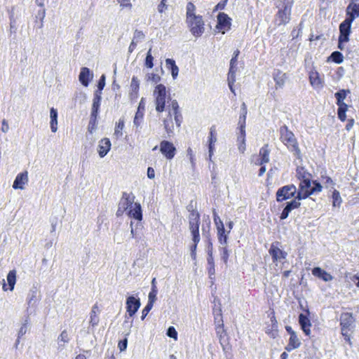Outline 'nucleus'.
Here are the masks:
<instances>
[{
    "label": "nucleus",
    "mask_w": 359,
    "mask_h": 359,
    "mask_svg": "<svg viewBox=\"0 0 359 359\" xmlns=\"http://www.w3.org/2000/svg\"><path fill=\"white\" fill-rule=\"evenodd\" d=\"M346 11L348 15L346 20L353 22V21L359 16V4L351 2L347 6Z\"/></svg>",
    "instance_id": "obj_17"
},
{
    "label": "nucleus",
    "mask_w": 359,
    "mask_h": 359,
    "mask_svg": "<svg viewBox=\"0 0 359 359\" xmlns=\"http://www.w3.org/2000/svg\"><path fill=\"white\" fill-rule=\"evenodd\" d=\"M9 130V126L6 120H3L1 130L3 133H7Z\"/></svg>",
    "instance_id": "obj_59"
},
{
    "label": "nucleus",
    "mask_w": 359,
    "mask_h": 359,
    "mask_svg": "<svg viewBox=\"0 0 359 359\" xmlns=\"http://www.w3.org/2000/svg\"><path fill=\"white\" fill-rule=\"evenodd\" d=\"M133 204V199L130 198L129 196L124 193L118 205V208L116 213L117 215H121L127 210H129Z\"/></svg>",
    "instance_id": "obj_14"
},
{
    "label": "nucleus",
    "mask_w": 359,
    "mask_h": 359,
    "mask_svg": "<svg viewBox=\"0 0 359 359\" xmlns=\"http://www.w3.org/2000/svg\"><path fill=\"white\" fill-rule=\"evenodd\" d=\"M332 206L339 208L341 203L342 198L340 196V194L338 191L334 190L332 195Z\"/></svg>",
    "instance_id": "obj_37"
},
{
    "label": "nucleus",
    "mask_w": 359,
    "mask_h": 359,
    "mask_svg": "<svg viewBox=\"0 0 359 359\" xmlns=\"http://www.w3.org/2000/svg\"><path fill=\"white\" fill-rule=\"evenodd\" d=\"M165 64L168 68H171L172 67H174L176 65L175 60L172 59H166L165 60Z\"/></svg>",
    "instance_id": "obj_60"
},
{
    "label": "nucleus",
    "mask_w": 359,
    "mask_h": 359,
    "mask_svg": "<svg viewBox=\"0 0 359 359\" xmlns=\"http://www.w3.org/2000/svg\"><path fill=\"white\" fill-rule=\"evenodd\" d=\"M93 77V74L88 67H82L81 69L79 79L83 86L87 87Z\"/></svg>",
    "instance_id": "obj_18"
},
{
    "label": "nucleus",
    "mask_w": 359,
    "mask_h": 359,
    "mask_svg": "<svg viewBox=\"0 0 359 359\" xmlns=\"http://www.w3.org/2000/svg\"><path fill=\"white\" fill-rule=\"evenodd\" d=\"M217 142V136L215 134V130L213 128H210V137H209V159L211 161L212 156L214 153L215 144Z\"/></svg>",
    "instance_id": "obj_28"
},
{
    "label": "nucleus",
    "mask_w": 359,
    "mask_h": 359,
    "mask_svg": "<svg viewBox=\"0 0 359 359\" xmlns=\"http://www.w3.org/2000/svg\"><path fill=\"white\" fill-rule=\"evenodd\" d=\"M215 273V265L208 266V274L210 278H212V276Z\"/></svg>",
    "instance_id": "obj_62"
},
{
    "label": "nucleus",
    "mask_w": 359,
    "mask_h": 359,
    "mask_svg": "<svg viewBox=\"0 0 359 359\" xmlns=\"http://www.w3.org/2000/svg\"><path fill=\"white\" fill-rule=\"evenodd\" d=\"M28 182L27 172L19 173L13 182V188L14 189H24L25 185Z\"/></svg>",
    "instance_id": "obj_16"
},
{
    "label": "nucleus",
    "mask_w": 359,
    "mask_h": 359,
    "mask_svg": "<svg viewBox=\"0 0 359 359\" xmlns=\"http://www.w3.org/2000/svg\"><path fill=\"white\" fill-rule=\"evenodd\" d=\"M167 335L170 337V338H172L174 339H177V332L176 331V330L175 329L174 327H169L168 330H167Z\"/></svg>",
    "instance_id": "obj_49"
},
{
    "label": "nucleus",
    "mask_w": 359,
    "mask_h": 359,
    "mask_svg": "<svg viewBox=\"0 0 359 359\" xmlns=\"http://www.w3.org/2000/svg\"><path fill=\"white\" fill-rule=\"evenodd\" d=\"M152 308H153V305L147 303L146 306L142 310V317H141L142 320H144L145 318V317L147 316V314L151 310Z\"/></svg>",
    "instance_id": "obj_50"
},
{
    "label": "nucleus",
    "mask_w": 359,
    "mask_h": 359,
    "mask_svg": "<svg viewBox=\"0 0 359 359\" xmlns=\"http://www.w3.org/2000/svg\"><path fill=\"white\" fill-rule=\"evenodd\" d=\"M157 293H158L157 287L156 285H154V287H151V290L150 292L149 293L148 304H151V305L154 306V303L156 300Z\"/></svg>",
    "instance_id": "obj_40"
},
{
    "label": "nucleus",
    "mask_w": 359,
    "mask_h": 359,
    "mask_svg": "<svg viewBox=\"0 0 359 359\" xmlns=\"http://www.w3.org/2000/svg\"><path fill=\"white\" fill-rule=\"evenodd\" d=\"M111 142L109 138L102 139L98 144L97 151L100 158L104 157L111 149Z\"/></svg>",
    "instance_id": "obj_19"
},
{
    "label": "nucleus",
    "mask_w": 359,
    "mask_h": 359,
    "mask_svg": "<svg viewBox=\"0 0 359 359\" xmlns=\"http://www.w3.org/2000/svg\"><path fill=\"white\" fill-rule=\"evenodd\" d=\"M128 215L130 217L141 221L142 219V214L140 204L137 203H133L128 211Z\"/></svg>",
    "instance_id": "obj_20"
},
{
    "label": "nucleus",
    "mask_w": 359,
    "mask_h": 359,
    "mask_svg": "<svg viewBox=\"0 0 359 359\" xmlns=\"http://www.w3.org/2000/svg\"><path fill=\"white\" fill-rule=\"evenodd\" d=\"M6 280L9 285V290L13 291L16 283V271L11 270L7 275Z\"/></svg>",
    "instance_id": "obj_34"
},
{
    "label": "nucleus",
    "mask_w": 359,
    "mask_h": 359,
    "mask_svg": "<svg viewBox=\"0 0 359 359\" xmlns=\"http://www.w3.org/2000/svg\"><path fill=\"white\" fill-rule=\"evenodd\" d=\"M236 69H233L232 68L229 69V72L228 74V82L229 83H234V82L236 81Z\"/></svg>",
    "instance_id": "obj_47"
},
{
    "label": "nucleus",
    "mask_w": 359,
    "mask_h": 359,
    "mask_svg": "<svg viewBox=\"0 0 359 359\" xmlns=\"http://www.w3.org/2000/svg\"><path fill=\"white\" fill-rule=\"evenodd\" d=\"M163 124H164L165 129L168 133H172V130H173L172 126H170L169 121L168 119L164 120Z\"/></svg>",
    "instance_id": "obj_55"
},
{
    "label": "nucleus",
    "mask_w": 359,
    "mask_h": 359,
    "mask_svg": "<svg viewBox=\"0 0 359 359\" xmlns=\"http://www.w3.org/2000/svg\"><path fill=\"white\" fill-rule=\"evenodd\" d=\"M352 22L345 20L339 25L340 35L339 36L340 42H347L349 40Z\"/></svg>",
    "instance_id": "obj_12"
},
{
    "label": "nucleus",
    "mask_w": 359,
    "mask_h": 359,
    "mask_svg": "<svg viewBox=\"0 0 359 359\" xmlns=\"http://www.w3.org/2000/svg\"><path fill=\"white\" fill-rule=\"evenodd\" d=\"M142 117H143V114L140 113V111H138L136 113L135 118H134V121H133V123L137 128H139L140 126L141 120H142Z\"/></svg>",
    "instance_id": "obj_48"
},
{
    "label": "nucleus",
    "mask_w": 359,
    "mask_h": 359,
    "mask_svg": "<svg viewBox=\"0 0 359 359\" xmlns=\"http://www.w3.org/2000/svg\"><path fill=\"white\" fill-rule=\"evenodd\" d=\"M155 99L156 110L163 112L165 110L166 101V88L163 84H158L155 87L153 93Z\"/></svg>",
    "instance_id": "obj_6"
},
{
    "label": "nucleus",
    "mask_w": 359,
    "mask_h": 359,
    "mask_svg": "<svg viewBox=\"0 0 359 359\" xmlns=\"http://www.w3.org/2000/svg\"><path fill=\"white\" fill-rule=\"evenodd\" d=\"M299 325H301L303 332L305 333L306 335L309 336L311 334L310 327L311 326V323L309 318L305 315L301 313L299 316Z\"/></svg>",
    "instance_id": "obj_22"
},
{
    "label": "nucleus",
    "mask_w": 359,
    "mask_h": 359,
    "mask_svg": "<svg viewBox=\"0 0 359 359\" xmlns=\"http://www.w3.org/2000/svg\"><path fill=\"white\" fill-rule=\"evenodd\" d=\"M189 230L192 235L193 242L199 243V219L200 216L198 212L192 211L189 217Z\"/></svg>",
    "instance_id": "obj_7"
},
{
    "label": "nucleus",
    "mask_w": 359,
    "mask_h": 359,
    "mask_svg": "<svg viewBox=\"0 0 359 359\" xmlns=\"http://www.w3.org/2000/svg\"><path fill=\"white\" fill-rule=\"evenodd\" d=\"M140 88V81L135 76H133L131 80L130 88V96L132 98L137 97L138 94V90Z\"/></svg>",
    "instance_id": "obj_30"
},
{
    "label": "nucleus",
    "mask_w": 359,
    "mask_h": 359,
    "mask_svg": "<svg viewBox=\"0 0 359 359\" xmlns=\"http://www.w3.org/2000/svg\"><path fill=\"white\" fill-rule=\"evenodd\" d=\"M280 140L287 148L298 158H300L301 151L294 134L288 129L285 125L280 128Z\"/></svg>",
    "instance_id": "obj_2"
},
{
    "label": "nucleus",
    "mask_w": 359,
    "mask_h": 359,
    "mask_svg": "<svg viewBox=\"0 0 359 359\" xmlns=\"http://www.w3.org/2000/svg\"><path fill=\"white\" fill-rule=\"evenodd\" d=\"M309 80L311 86L315 88H321L323 87V81L316 71H311L310 72Z\"/></svg>",
    "instance_id": "obj_26"
},
{
    "label": "nucleus",
    "mask_w": 359,
    "mask_h": 359,
    "mask_svg": "<svg viewBox=\"0 0 359 359\" xmlns=\"http://www.w3.org/2000/svg\"><path fill=\"white\" fill-rule=\"evenodd\" d=\"M231 27V18L225 13H220L217 16V29L224 34Z\"/></svg>",
    "instance_id": "obj_10"
},
{
    "label": "nucleus",
    "mask_w": 359,
    "mask_h": 359,
    "mask_svg": "<svg viewBox=\"0 0 359 359\" xmlns=\"http://www.w3.org/2000/svg\"><path fill=\"white\" fill-rule=\"evenodd\" d=\"M330 57L332 58V61L337 64H341L344 60L343 55L339 51L333 52L331 54Z\"/></svg>",
    "instance_id": "obj_41"
},
{
    "label": "nucleus",
    "mask_w": 359,
    "mask_h": 359,
    "mask_svg": "<svg viewBox=\"0 0 359 359\" xmlns=\"http://www.w3.org/2000/svg\"><path fill=\"white\" fill-rule=\"evenodd\" d=\"M99 313L100 310L97 304H94L90 312L89 323L92 327H95L98 325L100 322Z\"/></svg>",
    "instance_id": "obj_25"
},
{
    "label": "nucleus",
    "mask_w": 359,
    "mask_h": 359,
    "mask_svg": "<svg viewBox=\"0 0 359 359\" xmlns=\"http://www.w3.org/2000/svg\"><path fill=\"white\" fill-rule=\"evenodd\" d=\"M128 339L125 338L123 340L120 341L118 344V348L121 351H123L127 348Z\"/></svg>",
    "instance_id": "obj_51"
},
{
    "label": "nucleus",
    "mask_w": 359,
    "mask_h": 359,
    "mask_svg": "<svg viewBox=\"0 0 359 359\" xmlns=\"http://www.w3.org/2000/svg\"><path fill=\"white\" fill-rule=\"evenodd\" d=\"M301 203L299 200H293L290 202H288L285 208H286L290 212L292 210L297 208L300 206Z\"/></svg>",
    "instance_id": "obj_44"
},
{
    "label": "nucleus",
    "mask_w": 359,
    "mask_h": 359,
    "mask_svg": "<svg viewBox=\"0 0 359 359\" xmlns=\"http://www.w3.org/2000/svg\"><path fill=\"white\" fill-rule=\"evenodd\" d=\"M226 245H224L221 246V259L224 261L225 264L227 263L229 257V252L226 248Z\"/></svg>",
    "instance_id": "obj_43"
},
{
    "label": "nucleus",
    "mask_w": 359,
    "mask_h": 359,
    "mask_svg": "<svg viewBox=\"0 0 359 359\" xmlns=\"http://www.w3.org/2000/svg\"><path fill=\"white\" fill-rule=\"evenodd\" d=\"M269 252L273 262H281L287 256V252L279 248L278 243H272Z\"/></svg>",
    "instance_id": "obj_11"
},
{
    "label": "nucleus",
    "mask_w": 359,
    "mask_h": 359,
    "mask_svg": "<svg viewBox=\"0 0 359 359\" xmlns=\"http://www.w3.org/2000/svg\"><path fill=\"white\" fill-rule=\"evenodd\" d=\"M297 177L300 182H304L311 179V175L304 168L297 169Z\"/></svg>",
    "instance_id": "obj_33"
},
{
    "label": "nucleus",
    "mask_w": 359,
    "mask_h": 359,
    "mask_svg": "<svg viewBox=\"0 0 359 359\" xmlns=\"http://www.w3.org/2000/svg\"><path fill=\"white\" fill-rule=\"evenodd\" d=\"M292 4V0H283L278 1V4H276L278 11L276 16V20L278 25H285L290 21Z\"/></svg>",
    "instance_id": "obj_4"
},
{
    "label": "nucleus",
    "mask_w": 359,
    "mask_h": 359,
    "mask_svg": "<svg viewBox=\"0 0 359 359\" xmlns=\"http://www.w3.org/2000/svg\"><path fill=\"white\" fill-rule=\"evenodd\" d=\"M207 262L208 266L215 265L213 256L210 253V256H208Z\"/></svg>",
    "instance_id": "obj_64"
},
{
    "label": "nucleus",
    "mask_w": 359,
    "mask_h": 359,
    "mask_svg": "<svg viewBox=\"0 0 359 359\" xmlns=\"http://www.w3.org/2000/svg\"><path fill=\"white\" fill-rule=\"evenodd\" d=\"M170 70H171V74H172V78L175 79L177 78V75H178V72H179V68L177 65L174 66V67H172L170 68Z\"/></svg>",
    "instance_id": "obj_56"
},
{
    "label": "nucleus",
    "mask_w": 359,
    "mask_h": 359,
    "mask_svg": "<svg viewBox=\"0 0 359 359\" xmlns=\"http://www.w3.org/2000/svg\"><path fill=\"white\" fill-rule=\"evenodd\" d=\"M124 128V120L120 118L116 123L114 135L118 139L123 135V129Z\"/></svg>",
    "instance_id": "obj_36"
},
{
    "label": "nucleus",
    "mask_w": 359,
    "mask_h": 359,
    "mask_svg": "<svg viewBox=\"0 0 359 359\" xmlns=\"http://www.w3.org/2000/svg\"><path fill=\"white\" fill-rule=\"evenodd\" d=\"M273 79L276 88H283L285 85L287 76L285 74L278 71L276 74H274Z\"/></svg>",
    "instance_id": "obj_31"
},
{
    "label": "nucleus",
    "mask_w": 359,
    "mask_h": 359,
    "mask_svg": "<svg viewBox=\"0 0 359 359\" xmlns=\"http://www.w3.org/2000/svg\"><path fill=\"white\" fill-rule=\"evenodd\" d=\"M296 193L297 194V188L294 185H287L277 191L276 199L280 202L294 196Z\"/></svg>",
    "instance_id": "obj_8"
},
{
    "label": "nucleus",
    "mask_w": 359,
    "mask_h": 359,
    "mask_svg": "<svg viewBox=\"0 0 359 359\" xmlns=\"http://www.w3.org/2000/svg\"><path fill=\"white\" fill-rule=\"evenodd\" d=\"M353 323L354 318L351 313H344L341 315L340 325L341 334L344 337L346 341H347L350 345L351 344L350 337L353 332Z\"/></svg>",
    "instance_id": "obj_5"
},
{
    "label": "nucleus",
    "mask_w": 359,
    "mask_h": 359,
    "mask_svg": "<svg viewBox=\"0 0 359 359\" xmlns=\"http://www.w3.org/2000/svg\"><path fill=\"white\" fill-rule=\"evenodd\" d=\"M50 129L53 133H56L57 130V111L56 109L52 107L50 110Z\"/></svg>",
    "instance_id": "obj_29"
},
{
    "label": "nucleus",
    "mask_w": 359,
    "mask_h": 359,
    "mask_svg": "<svg viewBox=\"0 0 359 359\" xmlns=\"http://www.w3.org/2000/svg\"><path fill=\"white\" fill-rule=\"evenodd\" d=\"M101 93H96L94 95L92 105L91 119H96L101 102Z\"/></svg>",
    "instance_id": "obj_23"
},
{
    "label": "nucleus",
    "mask_w": 359,
    "mask_h": 359,
    "mask_svg": "<svg viewBox=\"0 0 359 359\" xmlns=\"http://www.w3.org/2000/svg\"><path fill=\"white\" fill-rule=\"evenodd\" d=\"M187 156H189V160L192 165V167H194L195 166V159H194V156L192 149L191 148H189L187 149Z\"/></svg>",
    "instance_id": "obj_53"
},
{
    "label": "nucleus",
    "mask_w": 359,
    "mask_h": 359,
    "mask_svg": "<svg viewBox=\"0 0 359 359\" xmlns=\"http://www.w3.org/2000/svg\"><path fill=\"white\" fill-rule=\"evenodd\" d=\"M312 274L325 282L331 281L333 279V276L330 273H327L320 267L313 268L312 269Z\"/></svg>",
    "instance_id": "obj_21"
},
{
    "label": "nucleus",
    "mask_w": 359,
    "mask_h": 359,
    "mask_svg": "<svg viewBox=\"0 0 359 359\" xmlns=\"http://www.w3.org/2000/svg\"><path fill=\"white\" fill-rule=\"evenodd\" d=\"M301 345L300 340L299 339L296 333H292L290 337L289 343L285 347L287 351H291L294 349L299 348Z\"/></svg>",
    "instance_id": "obj_27"
},
{
    "label": "nucleus",
    "mask_w": 359,
    "mask_h": 359,
    "mask_svg": "<svg viewBox=\"0 0 359 359\" xmlns=\"http://www.w3.org/2000/svg\"><path fill=\"white\" fill-rule=\"evenodd\" d=\"M28 320L26 319L25 322L22 323L21 327L20 328L18 333V338L20 339L22 337L24 334H26L28 328Z\"/></svg>",
    "instance_id": "obj_46"
},
{
    "label": "nucleus",
    "mask_w": 359,
    "mask_h": 359,
    "mask_svg": "<svg viewBox=\"0 0 359 359\" xmlns=\"http://www.w3.org/2000/svg\"><path fill=\"white\" fill-rule=\"evenodd\" d=\"M140 301L133 296H130L126 299V310L128 315L132 317L140 307Z\"/></svg>",
    "instance_id": "obj_13"
},
{
    "label": "nucleus",
    "mask_w": 359,
    "mask_h": 359,
    "mask_svg": "<svg viewBox=\"0 0 359 359\" xmlns=\"http://www.w3.org/2000/svg\"><path fill=\"white\" fill-rule=\"evenodd\" d=\"M69 341V334L67 330H63L57 337L58 348L63 349L65 344Z\"/></svg>",
    "instance_id": "obj_32"
},
{
    "label": "nucleus",
    "mask_w": 359,
    "mask_h": 359,
    "mask_svg": "<svg viewBox=\"0 0 359 359\" xmlns=\"http://www.w3.org/2000/svg\"><path fill=\"white\" fill-rule=\"evenodd\" d=\"M339 106L338 108V116L340 120L342 121L346 119V111L347 110V104H337Z\"/></svg>",
    "instance_id": "obj_39"
},
{
    "label": "nucleus",
    "mask_w": 359,
    "mask_h": 359,
    "mask_svg": "<svg viewBox=\"0 0 359 359\" xmlns=\"http://www.w3.org/2000/svg\"><path fill=\"white\" fill-rule=\"evenodd\" d=\"M161 78L158 75L151 74L148 76V80L156 83L160 81Z\"/></svg>",
    "instance_id": "obj_54"
},
{
    "label": "nucleus",
    "mask_w": 359,
    "mask_h": 359,
    "mask_svg": "<svg viewBox=\"0 0 359 359\" xmlns=\"http://www.w3.org/2000/svg\"><path fill=\"white\" fill-rule=\"evenodd\" d=\"M105 86V76L104 75H102L100 80H99V82H98V84H97V88L100 90V93H101V91L102 90V89L104 88Z\"/></svg>",
    "instance_id": "obj_52"
},
{
    "label": "nucleus",
    "mask_w": 359,
    "mask_h": 359,
    "mask_svg": "<svg viewBox=\"0 0 359 359\" xmlns=\"http://www.w3.org/2000/svg\"><path fill=\"white\" fill-rule=\"evenodd\" d=\"M144 39V34L142 31L135 30L133 40L134 42L138 43Z\"/></svg>",
    "instance_id": "obj_42"
},
{
    "label": "nucleus",
    "mask_w": 359,
    "mask_h": 359,
    "mask_svg": "<svg viewBox=\"0 0 359 359\" xmlns=\"http://www.w3.org/2000/svg\"><path fill=\"white\" fill-rule=\"evenodd\" d=\"M160 151L168 159L170 160L175 155L176 148L172 142L163 140L160 143Z\"/></svg>",
    "instance_id": "obj_9"
},
{
    "label": "nucleus",
    "mask_w": 359,
    "mask_h": 359,
    "mask_svg": "<svg viewBox=\"0 0 359 359\" xmlns=\"http://www.w3.org/2000/svg\"><path fill=\"white\" fill-rule=\"evenodd\" d=\"M236 65H237V58L236 57H233L230 61V68L235 69Z\"/></svg>",
    "instance_id": "obj_63"
},
{
    "label": "nucleus",
    "mask_w": 359,
    "mask_h": 359,
    "mask_svg": "<svg viewBox=\"0 0 359 359\" xmlns=\"http://www.w3.org/2000/svg\"><path fill=\"white\" fill-rule=\"evenodd\" d=\"M349 93H350L349 90H341L337 92L334 95L335 97L337 98V104H345L344 102V100L346 98L347 94Z\"/></svg>",
    "instance_id": "obj_38"
},
{
    "label": "nucleus",
    "mask_w": 359,
    "mask_h": 359,
    "mask_svg": "<svg viewBox=\"0 0 359 359\" xmlns=\"http://www.w3.org/2000/svg\"><path fill=\"white\" fill-rule=\"evenodd\" d=\"M147 177L149 179H154L155 171L153 168L149 167L147 169Z\"/></svg>",
    "instance_id": "obj_57"
},
{
    "label": "nucleus",
    "mask_w": 359,
    "mask_h": 359,
    "mask_svg": "<svg viewBox=\"0 0 359 359\" xmlns=\"http://www.w3.org/2000/svg\"><path fill=\"white\" fill-rule=\"evenodd\" d=\"M153 60L154 58L153 56L151 55V48H149L145 59V65L149 68H152L154 66Z\"/></svg>",
    "instance_id": "obj_45"
},
{
    "label": "nucleus",
    "mask_w": 359,
    "mask_h": 359,
    "mask_svg": "<svg viewBox=\"0 0 359 359\" xmlns=\"http://www.w3.org/2000/svg\"><path fill=\"white\" fill-rule=\"evenodd\" d=\"M196 7L191 2L187 5V23L191 33L195 37L201 36L204 31V22L201 15H197L195 13Z\"/></svg>",
    "instance_id": "obj_1"
},
{
    "label": "nucleus",
    "mask_w": 359,
    "mask_h": 359,
    "mask_svg": "<svg viewBox=\"0 0 359 359\" xmlns=\"http://www.w3.org/2000/svg\"><path fill=\"white\" fill-rule=\"evenodd\" d=\"M259 156H261L260 165L266 163L269 161V150L267 148V145L262 147L259 150Z\"/></svg>",
    "instance_id": "obj_35"
},
{
    "label": "nucleus",
    "mask_w": 359,
    "mask_h": 359,
    "mask_svg": "<svg viewBox=\"0 0 359 359\" xmlns=\"http://www.w3.org/2000/svg\"><path fill=\"white\" fill-rule=\"evenodd\" d=\"M238 149L241 154H244L246 149L245 142H239Z\"/></svg>",
    "instance_id": "obj_58"
},
{
    "label": "nucleus",
    "mask_w": 359,
    "mask_h": 359,
    "mask_svg": "<svg viewBox=\"0 0 359 359\" xmlns=\"http://www.w3.org/2000/svg\"><path fill=\"white\" fill-rule=\"evenodd\" d=\"M322 187L316 181L311 182V179L309 180L300 182L299 184V191L295 197L299 201L307 198L309 195L321 191Z\"/></svg>",
    "instance_id": "obj_3"
},
{
    "label": "nucleus",
    "mask_w": 359,
    "mask_h": 359,
    "mask_svg": "<svg viewBox=\"0 0 359 359\" xmlns=\"http://www.w3.org/2000/svg\"><path fill=\"white\" fill-rule=\"evenodd\" d=\"M290 211H289L286 208H285L283 209V212H281V215H280V218L281 219H286V218L288 217V215H289V213H290Z\"/></svg>",
    "instance_id": "obj_61"
},
{
    "label": "nucleus",
    "mask_w": 359,
    "mask_h": 359,
    "mask_svg": "<svg viewBox=\"0 0 359 359\" xmlns=\"http://www.w3.org/2000/svg\"><path fill=\"white\" fill-rule=\"evenodd\" d=\"M170 116H174V119L177 127H180L182 122V116L179 110V105L176 100H172L170 104V109L168 111Z\"/></svg>",
    "instance_id": "obj_15"
},
{
    "label": "nucleus",
    "mask_w": 359,
    "mask_h": 359,
    "mask_svg": "<svg viewBox=\"0 0 359 359\" xmlns=\"http://www.w3.org/2000/svg\"><path fill=\"white\" fill-rule=\"evenodd\" d=\"M218 219L219 220V224H217V236L219 242L220 243L221 245H226L227 243V234H225V229L224 226L219 218V217H217Z\"/></svg>",
    "instance_id": "obj_24"
}]
</instances>
